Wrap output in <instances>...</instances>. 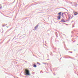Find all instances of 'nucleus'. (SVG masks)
I'll return each mask as SVG.
<instances>
[{
    "label": "nucleus",
    "mask_w": 78,
    "mask_h": 78,
    "mask_svg": "<svg viewBox=\"0 0 78 78\" xmlns=\"http://www.w3.org/2000/svg\"><path fill=\"white\" fill-rule=\"evenodd\" d=\"M61 22H66L65 21H64V20L62 19L61 20Z\"/></svg>",
    "instance_id": "39448f33"
},
{
    "label": "nucleus",
    "mask_w": 78,
    "mask_h": 78,
    "mask_svg": "<svg viewBox=\"0 0 78 78\" xmlns=\"http://www.w3.org/2000/svg\"><path fill=\"white\" fill-rule=\"evenodd\" d=\"M34 67H36V65H34Z\"/></svg>",
    "instance_id": "0eeeda50"
},
{
    "label": "nucleus",
    "mask_w": 78,
    "mask_h": 78,
    "mask_svg": "<svg viewBox=\"0 0 78 78\" xmlns=\"http://www.w3.org/2000/svg\"><path fill=\"white\" fill-rule=\"evenodd\" d=\"M62 15L63 17H64V16H66V14H65L64 13H62Z\"/></svg>",
    "instance_id": "f03ea898"
},
{
    "label": "nucleus",
    "mask_w": 78,
    "mask_h": 78,
    "mask_svg": "<svg viewBox=\"0 0 78 78\" xmlns=\"http://www.w3.org/2000/svg\"><path fill=\"white\" fill-rule=\"evenodd\" d=\"M25 75H30V71L27 69H25Z\"/></svg>",
    "instance_id": "f257e3e1"
},
{
    "label": "nucleus",
    "mask_w": 78,
    "mask_h": 78,
    "mask_svg": "<svg viewBox=\"0 0 78 78\" xmlns=\"http://www.w3.org/2000/svg\"><path fill=\"white\" fill-rule=\"evenodd\" d=\"M37 64H39V65H41V63L39 62H37Z\"/></svg>",
    "instance_id": "6e6552de"
},
{
    "label": "nucleus",
    "mask_w": 78,
    "mask_h": 78,
    "mask_svg": "<svg viewBox=\"0 0 78 78\" xmlns=\"http://www.w3.org/2000/svg\"><path fill=\"white\" fill-rule=\"evenodd\" d=\"M57 18L58 19H59V20L61 19V16H58L57 17Z\"/></svg>",
    "instance_id": "20e7f679"
},
{
    "label": "nucleus",
    "mask_w": 78,
    "mask_h": 78,
    "mask_svg": "<svg viewBox=\"0 0 78 78\" xmlns=\"http://www.w3.org/2000/svg\"><path fill=\"white\" fill-rule=\"evenodd\" d=\"M74 16H76V15H77V14H78V13L77 12H74Z\"/></svg>",
    "instance_id": "7ed1b4c3"
},
{
    "label": "nucleus",
    "mask_w": 78,
    "mask_h": 78,
    "mask_svg": "<svg viewBox=\"0 0 78 78\" xmlns=\"http://www.w3.org/2000/svg\"><path fill=\"white\" fill-rule=\"evenodd\" d=\"M58 14H59V15H60V16H61V12H59V13H58Z\"/></svg>",
    "instance_id": "423d86ee"
}]
</instances>
